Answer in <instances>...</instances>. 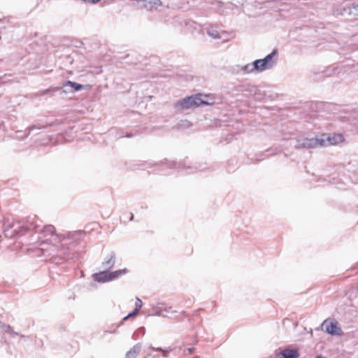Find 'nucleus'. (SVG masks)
Returning a JSON list of instances; mask_svg holds the SVG:
<instances>
[{
    "label": "nucleus",
    "instance_id": "obj_1",
    "mask_svg": "<svg viewBox=\"0 0 358 358\" xmlns=\"http://www.w3.org/2000/svg\"><path fill=\"white\" fill-rule=\"evenodd\" d=\"M210 102L201 98V95L188 96L175 103L176 109H188L193 107H198L201 105H209Z\"/></svg>",
    "mask_w": 358,
    "mask_h": 358
},
{
    "label": "nucleus",
    "instance_id": "obj_2",
    "mask_svg": "<svg viewBox=\"0 0 358 358\" xmlns=\"http://www.w3.org/2000/svg\"><path fill=\"white\" fill-rule=\"evenodd\" d=\"M276 55L277 50H273L271 53L266 55L264 59H256L254 61V68L259 72L271 69L276 63V59L274 58Z\"/></svg>",
    "mask_w": 358,
    "mask_h": 358
},
{
    "label": "nucleus",
    "instance_id": "obj_3",
    "mask_svg": "<svg viewBox=\"0 0 358 358\" xmlns=\"http://www.w3.org/2000/svg\"><path fill=\"white\" fill-rule=\"evenodd\" d=\"M28 229L27 225H3V235L8 238L21 236Z\"/></svg>",
    "mask_w": 358,
    "mask_h": 358
},
{
    "label": "nucleus",
    "instance_id": "obj_4",
    "mask_svg": "<svg viewBox=\"0 0 358 358\" xmlns=\"http://www.w3.org/2000/svg\"><path fill=\"white\" fill-rule=\"evenodd\" d=\"M317 145H322V141L317 138H303L298 140L295 147L296 148H312Z\"/></svg>",
    "mask_w": 358,
    "mask_h": 358
},
{
    "label": "nucleus",
    "instance_id": "obj_5",
    "mask_svg": "<svg viewBox=\"0 0 358 358\" xmlns=\"http://www.w3.org/2000/svg\"><path fill=\"white\" fill-rule=\"evenodd\" d=\"M322 329L331 335L340 336L343 334L342 329L338 327L336 322H329L327 320H325L322 324Z\"/></svg>",
    "mask_w": 358,
    "mask_h": 358
},
{
    "label": "nucleus",
    "instance_id": "obj_6",
    "mask_svg": "<svg viewBox=\"0 0 358 358\" xmlns=\"http://www.w3.org/2000/svg\"><path fill=\"white\" fill-rule=\"evenodd\" d=\"M36 232L43 234V238L57 236L54 225H34Z\"/></svg>",
    "mask_w": 358,
    "mask_h": 358
},
{
    "label": "nucleus",
    "instance_id": "obj_7",
    "mask_svg": "<svg viewBox=\"0 0 358 358\" xmlns=\"http://www.w3.org/2000/svg\"><path fill=\"white\" fill-rule=\"evenodd\" d=\"M275 355L276 358H298L299 354L296 349L286 348L282 350L280 349L275 350Z\"/></svg>",
    "mask_w": 358,
    "mask_h": 358
},
{
    "label": "nucleus",
    "instance_id": "obj_8",
    "mask_svg": "<svg viewBox=\"0 0 358 358\" xmlns=\"http://www.w3.org/2000/svg\"><path fill=\"white\" fill-rule=\"evenodd\" d=\"M110 273L108 270H103L93 275V279L99 282H106L111 281Z\"/></svg>",
    "mask_w": 358,
    "mask_h": 358
},
{
    "label": "nucleus",
    "instance_id": "obj_9",
    "mask_svg": "<svg viewBox=\"0 0 358 358\" xmlns=\"http://www.w3.org/2000/svg\"><path fill=\"white\" fill-rule=\"evenodd\" d=\"M115 264V253L111 252L101 264V268L104 270H110Z\"/></svg>",
    "mask_w": 358,
    "mask_h": 358
},
{
    "label": "nucleus",
    "instance_id": "obj_10",
    "mask_svg": "<svg viewBox=\"0 0 358 358\" xmlns=\"http://www.w3.org/2000/svg\"><path fill=\"white\" fill-rule=\"evenodd\" d=\"M141 343L136 344L131 350H129L125 355V358H135L141 352Z\"/></svg>",
    "mask_w": 358,
    "mask_h": 358
},
{
    "label": "nucleus",
    "instance_id": "obj_11",
    "mask_svg": "<svg viewBox=\"0 0 358 358\" xmlns=\"http://www.w3.org/2000/svg\"><path fill=\"white\" fill-rule=\"evenodd\" d=\"M68 86L71 87L73 88V92H78L83 89V85L70 80L66 81L63 84V87H64Z\"/></svg>",
    "mask_w": 358,
    "mask_h": 358
},
{
    "label": "nucleus",
    "instance_id": "obj_12",
    "mask_svg": "<svg viewBox=\"0 0 358 358\" xmlns=\"http://www.w3.org/2000/svg\"><path fill=\"white\" fill-rule=\"evenodd\" d=\"M128 272V270L127 268L124 269H120L115 271L110 272V278L111 280H113L115 279L118 278L120 276H121L123 274H125Z\"/></svg>",
    "mask_w": 358,
    "mask_h": 358
},
{
    "label": "nucleus",
    "instance_id": "obj_13",
    "mask_svg": "<svg viewBox=\"0 0 358 358\" xmlns=\"http://www.w3.org/2000/svg\"><path fill=\"white\" fill-rule=\"evenodd\" d=\"M208 34L211 36L213 38L219 39L220 38V35L217 30L215 29H209L208 30Z\"/></svg>",
    "mask_w": 358,
    "mask_h": 358
},
{
    "label": "nucleus",
    "instance_id": "obj_14",
    "mask_svg": "<svg viewBox=\"0 0 358 358\" xmlns=\"http://www.w3.org/2000/svg\"><path fill=\"white\" fill-rule=\"evenodd\" d=\"M243 70L246 73H251V72L256 71V69L254 68V62L252 64H248L245 65L243 68Z\"/></svg>",
    "mask_w": 358,
    "mask_h": 358
},
{
    "label": "nucleus",
    "instance_id": "obj_15",
    "mask_svg": "<svg viewBox=\"0 0 358 358\" xmlns=\"http://www.w3.org/2000/svg\"><path fill=\"white\" fill-rule=\"evenodd\" d=\"M150 349L154 351L162 352L164 357H166L169 355V351L162 349V348H154L150 347Z\"/></svg>",
    "mask_w": 358,
    "mask_h": 358
},
{
    "label": "nucleus",
    "instance_id": "obj_16",
    "mask_svg": "<svg viewBox=\"0 0 358 358\" xmlns=\"http://www.w3.org/2000/svg\"><path fill=\"white\" fill-rule=\"evenodd\" d=\"M150 8H157L162 5V1L160 0H151L149 1Z\"/></svg>",
    "mask_w": 358,
    "mask_h": 358
},
{
    "label": "nucleus",
    "instance_id": "obj_17",
    "mask_svg": "<svg viewBox=\"0 0 358 358\" xmlns=\"http://www.w3.org/2000/svg\"><path fill=\"white\" fill-rule=\"evenodd\" d=\"M2 328L3 329V330H4L6 333H8V334H10V333L13 332V329L12 327H11L10 325H9V324H3L2 325Z\"/></svg>",
    "mask_w": 358,
    "mask_h": 358
},
{
    "label": "nucleus",
    "instance_id": "obj_18",
    "mask_svg": "<svg viewBox=\"0 0 358 358\" xmlns=\"http://www.w3.org/2000/svg\"><path fill=\"white\" fill-rule=\"evenodd\" d=\"M141 307H142V302H141V299H138V298H136V308H135L138 309V310H140Z\"/></svg>",
    "mask_w": 358,
    "mask_h": 358
},
{
    "label": "nucleus",
    "instance_id": "obj_19",
    "mask_svg": "<svg viewBox=\"0 0 358 358\" xmlns=\"http://www.w3.org/2000/svg\"><path fill=\"white\" fill-rule=\"evenodd\" d=\"M171 167L176 168V169H182L183 168V166L180 163L177 164L176 162H171Z\"/></svg>",
    "mask_w": 358,
    "mask_h": 358
},
{
    "label": "nucleus",
    "instance_id": "obj_20",
    "mask_svg": "<svg viewBox=\"0 0 358 358\" xmlns=\"http://www.w3.org/2000/svg\"><path fill=\"white\" fill-rule=\"evenodd\" d=\"M190 125L187 120H182L180 124V127H189Z\"/></svg>",
    "mask_w": 358,
    "mask_h": 358
},
{
    "label": "nucleus",
    "instance_id": "obj_21",
    "mask_svg": "<svg viewBox=\"0 0 358 358\" xmlns=\"http://www.w3.org/2000/svg\"><path fill=\"white\" fill-rule=\"evenodd\" d=\"M139 313V310H138V309H134L132 312H131L130 313H129V316L131 317H134L136 315H137V314Z\"/></svg>",
    "mask_w": 358,
    "mask_h": 358
},
{
    "label": "nucleus",
    "instance_id": "obj_22",
    "mask_svg": "<svg viewBox=\"0 0 358 358\" xmlns=\"http://www.w3.org/2000/svg\"><path fill=\"white\" fill-rule=\"evenodd\" d=\"M350 8H353V9H355V11H356L357 15H358V3H357V4L352 3V4L350 6Z\"/></svg>",
    "mask_w": 358,
    "mask_h": 358
},
{
    "label": "nucleus",
    "instance_id": "obj_23",
    "mask_svg": "<svg viewBox=\"0 0 358 358\" xmlns=\"http://www.w3.org/2000/svg\"><path fill=\"white\" fill-rule=\"evenodd\" d=\"M50 92V90H45L43 91H42L41 92H40V95H44V94H46L47 93H48Z\"/></svg>",
    "mask_w": 358,
    "mask_h": 358
},
{
    "label": "nucleus",
    "instance_id": "obj_24",
    "mask_svg": "<svg viewBox=\"0 0 358 358\" xmlns=\"http://www.w3.org/2000/svg\"><path fill=\"white\" fill-rule=\"evenodd\" d=\"M157 314L158 315H162V316H163V317H165V315L163 314V310H161L157 311Z\"/></svg>",
    "mask_w": 358,
    "mask_h": 358
},
{
    "label": "nucleus",
    "instance_id": "obj_25",
    "mask_svg": "<svg viewBox=\"0 0 358 358\" xmlns=\"http://www.w3.org/2000/svg\"><path fill=\"white\" fill-rule=\"evenodd\" d=\"M193 350H194V348H187L188 354L189 355L192 354Z\"/></svg>",
    "mask_w": 358,
    "mask_h": 358
},
{
    "label": "nucleus",
    "instance_id": "obj_26",
    "mask_svg": "<svg viewBox=\"0 0 358 358\" xmlns=\"http://www.w3.org/2000/svg\"><path fill=\"white\" fill-rule=\"evenodd\" d=\"M13 336H19L20 334L13 330V332L10 334Z\"/></svg>",
    "mask_w": 358,
    "mask_h": 358
},
{
    "label": "nucleus",
    "instance_id": "obj_27",
    "mask_svg": "<svg viewBox=\"0 0 358 358\" xmlns=\"http://www.w3.org/2000/svg\"><path fill=\"white\" fill-rule=\"evenodd\" d=\"M336 137L338 138L339 141H343V137L341 134H338L336 136Z\"/></svg>",
    "mask_w": 358,
    "mask_h": 358
},
{
    "label": "nucleus",
    "instance_id": "obj_28",
    "mask_svg": "<svg viewBox=\"0 0 358 358\" xmlns=\"http://www.w3.org/2000/svg\"><path fill=\"white\" fill-rule=\"evenodd\" d=\"M268 3H275L277 4H279V1L275 0V1H267Z\"/></svg>",
    "mask_w": 358,
    "mask_h": 358
},
{
    "label": "nucleus",
    "instance_id": "obj_29",
    "mask_svg": "<svg viewBox=\"0 0 358 358\" xmlns=\"http://www.w3.org/2000/svg\"><path fill=\"white\" fill-rule=\"evenodd\" d=\"M129 317H130L129 316V315H127V316H125V317L123 318L122 321H126V320H127Z\"/></svg>",
    "mask_w": 358,
    "mask_h": 358
},
{
    "label": "nucleus",
    "instance_id": "obj_30",
    "mask_svg": "<svg viewBox=\"0 0 358 358\" xmlns=\"http://www.w3.org/2000/svg\"><path fill=\"white\" fill-rule=\"evenodd\" d=\"M328 139H329V143H330L331 144H334V142H332V139H331L330 137H329V138H328Z\"/></svg>",
    "mask_w": 358,
    "mask_h": 358
},
{
    "label": "nucleus",
    "instance_id": "obj_31",
    "mask_svg": "<svg viewBox=\"0 0 358 358\" xmlns=\"http://www.w3.org/2000/svg\"><path fill=\"white\" fill-rule=\"evenodd\" d=\"M138 331H141L143 332V334H144V328H141L138 329Z\"/></svg>",
    "mask_w": 358,
    "mask_h": 358
},
{
    "label": "nucleus",
    "instance_id": "obj_32",
    "mask_svg": "<svg viewBox=\"0 0 358 358\" xmlns=\"http://www.w3.org/2000/svg\"><path fill=\"white\" fill-rule=\"evenodd\" d=\"M315 358H323L322 355H318Z\"/></svg>",
    "mask_w": 358,
    "mask_h": 358
},
{
    "label": "nucleus",
    "instance_id": "obj_33",
    "mask_svg": "<svg viewBox=\"0 0 358 358\" xmlns=\"http://www.w3.org/2000/svg\"><path fill=\"white\" fill-rule=\"evenodd\" d=\"M133 219V215H131L130 218H129V220L131 221Z\"/></svg>",
    "mask_w": 358,
    "mask_h": 358
},
{
    "label": "nucleus",
    "instance_id": "obj_34",
    "mask_svg": "<svg viewBox=\"0 0 358 358\" xmlns=\"http://www.w3.org/2000/svg\"><path fill=\"white\" fill-rule=\"evenodd\" d=\"M127 137H131V136H132V135H131V134H127Z\"/></svg>",
    "mask_w": 358,
    "mask_h": 358
},
{
    "label": "nucleus",
    "instance_id": "obj_35",
    "mask_svg": "<svg viewBox=\"0 0 358 358\" xmlns=\"http://www.w3.org/2000/svg\"><path fill=\"white\" fill-rule=\"evenodd\" d=\"M21 338H24V335H20Z\"/></svg>",
    "mask_w": 358,
    "mask_h": 358
},
{
    "label": "nucleus",
    "instance_id": "obj_36",
    "mask_svg": "<svg viewBox=\"0 0 358 358\" xmlns=\"http://www.w3.org/2000/svg\"><path fill=\"white\" fill-rule=\"evenodd\" d=\"M1 237H2V234H0V238H1Z\"/></svg>",
    "mask_w": 358,
    "mask_h": 358
},
{
    "label": "nucleus",
    "instance_id": "obj_37",
    "mask_svg": "<svg viewBox=\"0 0 358 358\" xmlns=\"http://www.w3.org/2000/svg\"><path fill=\"white\" fill-rule=\"evenodd\" d=\"M145 358H146V357H145Z\"/></svg>",
    "mask_w": 358,
    "mask_h": 358
}]
</instances>
